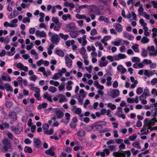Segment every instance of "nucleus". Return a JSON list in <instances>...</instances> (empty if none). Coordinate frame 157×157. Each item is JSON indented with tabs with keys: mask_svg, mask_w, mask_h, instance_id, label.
Listing matches in <instances>:
<instances>
[{
	"mask_svg": "<svg viewBox=\"0 0 157 157\" xmlns=\"http://www.w3.org/2000/svg\"><path fill=\"white\" fill-rule=\"evenodd\" d=\"M60 40V38L58 35L56 34H54L51 37V41L52 43H51L48 49H53L54 47V44L57 45Z\"/></svg>",
	"mask_w": 157,
	"mask_h": 157,
	"instance_id": "1",
	"label": "nucleus"
},
{
	"mask_svg": "<svg viewBox=\"0 0 157 157\" xmlns=\"http://www.w3.org/2000/svg\"><path fill=\"white\" fill-rule=\"evenodd\" d=\"M52 21L56 24L54 28V30L55 31H58L62 26V23L59 22V19L57 17H52Z\"/></svg>",
	"mask_w": 157,
	"mask_h": 157,
	"instance_id": "2",
	"label": "nucleus"
},
{
	"mask_svg": "<svg viewBox=\"0 0 157 157\" xmlns=\"http://www.w3.org/2000/svg\"><path fill=\"white\" fill-rule=\"evenodd\" d=\"M2 143L4 145L3 149L5 151L7 152L9 149H10L11 147V144L10 140L6 138L3 139Z\"/></svg>",
	"mask_w": 157,
	"mask_h": 157,
	"instance_id": "3",
	"label": "nucleus"
},
{
	"mask_svg": "<svg viewBox=\"0 0 157 157\" xmlns=\"http://www.w3.org/2000/svg\"><path fill=\"white\" fill-rule=\"evenodd\" d=\"M78 40L79 43L81 44L82 46L81 49H85L84 46L86 45L87 43L86 40V36L84 35L82 37L78 38Z\"/></svg>",
	"mask_w": 157,
	"mask_h": 157,
	"instance_id": "4",
	"label": "nucleus"
},
{
	"mask_svg": "<svg viewBox=\"0 0 157 157\" xmlns=\"http://www.w3.org/2000/svg\"><path fill=\"white\" fill-rule=\"evenodd\" d=\"M75 24L74 23L72 22L66 25L65 29L67 31L71 32L75 30Z\"/></svg>",
	"mask_w": 157,
	"mask_h": 157,
	"instance_id": "5",
	"label": "nucleus"
},
{
	"mask_svg": "<svg viewBox=\"0 0 157 157\" xmlns=\"http://www.w3.org/2000/svg\"><path fill=\"white\" fill-rule=\"evenodd\" d=\"M93 128L94 131H98L101 130L102 129L103 127L101 126V125H99L97 123H94L92 124V127Z\"/></svg>",
	"mask_w": 157,
	"mask_h": 157,
	"instance_id": "6",
	"label": "nucleus"
},
{
	"mask_svg": "<svg viewBox=\"0 0 157 157\" xmlns=\"http://www.w3.org/2000/svg\"><path fill=\"white\" fill-rule=\"evenodd\" d=\"M55 150L54 147L52 146L48 150L45 151L46 154L53 156L55 155V153L54 151Z\"/></svg>",
	"mask_w": 157,
	"mask_h": 157,
	"instance_id": "7",
	"label": "nucleus"
},
{
	"mask_svg": "<svg viewBox=\"0 0 157 157\" xmlns=\"http://www.w3.org/2000/svg\"><path fill=\"white\" fill-rule=\"evenodd\" d=\"M55 150L54 147L52 146L48 150L45 151L46 154L53 156L55 155V153L54 151Z\"/></svg>",
	"mask_w": 157,
	"mask_h": 157,
	"instance_id": "8",
	"label": "nucleus"
},
{
	"mask_svg": "<svg viewBox=\"0 0 157 157\" xmlns=\"http://www.w3.org/2000/svg\"><path fill=\"white\" fill-rule=\"evenodd\" d=\"M118 154L120 155V157L121 156L125 157L126 154L128 157H130L131 155V152L129 151H125L120 150L118 151Z\"/></svg>",
	"mask_w": 157,
	"mask_h": 157,
	"instance_id": "9",
	"label": "nucleus"
},
{
	"mask_svg": "<svg viewBox=\"0 0 157 157\" xmlns=\"http://www.w3.org/2000/svg\"><path fill=\"white\" fill-rule=\"evenodd\" d=\"M112 98H117L120 95V91L118 89H113L111 92Z\"/></svg>",
	"mask_w": 157,
	"mask_h": 157,
	"instance_id": "10",
	"label": "nucleus"
},
{
	"mask_svg": "<svg viewBox=\"0 0 157 157\" xmlns=\"http://www.w3.org/2000/svg\"><path fill=\"white\" fill-rule=\"evenodd\" d=\"M36 36L41 37H45L47 36L46 33L43 31H40L39 30H36L35 33Z\"/></svg>",
	"mask_w": 157,
	"mask_h": 157,
	"instance_id": "11",
	"label": "nucleus"
},
{
	"mask_svg": "<svg viewBox=\"0 0 157 157\" xmlns=\"http://www.w3.org/2000/svg\"><path fill=\"white\" fill-rule=\"evenodd\" d=\"M91 11L96 15H101V13L99 12V9L97 7L95 6L92 5L90 7Z\"/></svg>",
	"mask_w": 157,
	"mask_h": 157,
	"instance_id": "12",
	"label": "nucleus"
},
{
	"mask_svg": "<svg viewBox=\"0 0 157 157\" xmlns=\"http://www.w3.org/2000/svg\"><path fill=\"white\" fill-rule=\"evenodd\" d=\"M9 117L13 121H15L17 120V115L14 112H10L9 115Z\"/></svg>",
	"mask_w": 157,
	"mask_h": 157,
	"instance_id": "13",
	"label": "nucleus"
},
{
	"mask_svg": "<svg viewBox=\"0 0 157 157\" xmlns=\"http://www.w3.org/2000/svg\"><path fill=\"white\" fill-rule=\"evenodd\" d=\"M41 141L38 138L34 139L33 143L35 147L39 148L40 147Z\"/></svg>",
	"mask_w": 157,
	"mask_h": 157,
	"instance_id": "14",
	"label": "nucleus"
},
{
	"mask_svg": "<svg viewBox=\"0 0 157 157\" xmlns=\"http://www.w3.org/2000/svg\"><path fill=\"white\" fill-rule=\"evenodd\" d=\"M79 34V32L76 30H73L70 33V35L73 38H76Z\"/></svg>",
	"mask_w": 157,
	"mask_h": 157,
	"instance_id": "15",
	"label": "nucleus"
},
{
	"mask_svg": "<svg viewBox=\"0 0 157 157\" xmlns=\"http://www.w3.org/2000/svg\"><path fill=\"white\" fill-rule=\"evenodd\" d=\"M56 115L57 118L58 119L61 118L64 116V113L59 108H58L56 111Z\"/></svg>",
	"mask_w": 157,
	"mask_h": 157,
	"instance_id": "16",
	"label": "nucleus"
},
{
	"mask_svg": "<svg viewBox=\"0 0 157 157\" xmlns=\"http://www.w3.org/2000/svg\"><path fill=\"white\" fill-rule=\"evenodd\" d=\"M124 37L129 40H132L134 39V37L132 35L126 32L124 33Z\"/></svg>",
	"mask_w": 157,
	"mask_h": 157,
	"instance_id": "17",
	"label": "nucleus"
},
{
	"mask_svg": "<svg viewBox=\"0 0 157 157\" xmlns=\"http://www.w3.org/2000/svg\"><path fill=\"white\" fill-rule=\"evenodd\" d=\"M117 69L118 71H121V73L122 74H124L127 71V69L121 65H118Z\"/></svg>",
	"mask_w": 157,
	"mask_h": 157,
	"instance_id": "18",
	"label": "nucleus"
},
{
	"mask_svg": "<svg viewBox=\"0 0 157 157\" xmlns=\"http://www.w3.org/2000/svg\"><path fill=\"white\" fill-rule=\"evenodd\" d=\"M114 27L116 31L118 32H121L122 31L123 28L122 26L120 24L116 23Z\"/></svg>",
	"mask_w": 157,
	"mask_h": 157,
	"instance_id": "19",
	"label": "nucleus"
},
{
	"mask_svg": "<svg viewBox=\"0 0 157 157\" xmlns=\"http://www.w3.org/2000/svg\"><path fill=\"white\" fill-rule=\"evenodd\" d=\"M66 63L68 67H70L72 65V60L69 57H66L65 58Z\"/></svg>",
	"mask_w": 157,
	"mask_h": 157,
	"instance_id": "20",
	"label": "nucleus"
},
{
	"mask_svg": "<svg viewBox=\"0 0 157 157\" xmlns=\"http://www.w3.org/2000/svg\"><path fill=\"white\" fill-rule=\"evenodd\" d=\"M3 25L4 27H9L11 28L13 27H16L17 25V24H13L9 23L7 21H5L4 22Z\"/></svg>",
	"mask_w": 157,
	"mask_h": 157,
	"instance_id": "21",
	"label": "nucleus"
},
{
	"mask_svg": "<svg viewBox=\"0 0 157 157\" xmlns=\"http://www.w3.org/2000/svg\"><path fill=\"white\" fill-rule=\"evenodd\" d=\"M22 130V127L20 126L19 124H18L15 127L14 131L17 134H18L21 132Z\"/></svg>",
	"mask_w": 157,
	"mask_h": 157,
	"instance_id": "22",
	"label": "nucleus"
},
{
	"mask_svg": "<svg viewBox=\"0 0 157 157\" xmlns=\"http://www.w3.org/2000/svg\"><path fill=\"white\" fill-rule=\"evenodd\" d=\"M73 82L71 81H69L67 82L66 88L68 91H70L72 90V87L71 85H73Z\"/></svg>",
	"mask_w": 157,
	"mask_h": 157,
	"instance_id": "23",
	"label": "nucleus"
},
{
	"mask_svg": "<svg viewBox=\"0 0 157 157\" xmlns=\"http://www.w3.org/2000/svg\"><path fill=\"white\" fill-rule=\"evenodd\" d=\"M5 86L6 87V89L7 91H10L11 92L13 91V88L9 84L6 83L5 84Z\"/></svg>",
	"mask_w": 157,
	"mask_h": 157,
	"instance_id": "24",
	"label": "nucleus"
},
{
	"mask_svg": "<svg viewBox=\"0 0 157 157\" xmlns=\"http://www.w3.org/2000/svg\"><path fill=\"white\" fill-rule=\"evenodd\" d=\"M150 56H157V50H148Z\"/></svg>",
	"mask_w": 157,
	"mask_h": 157,
	"instance_id": "25",
	"label": "nucleus"
},
{
	"mask_svg": "<svg viewBox=\"0 0 157 157\" xmlns=\"http://www.w3.org/2000/svg\"><path fill=\"white\" fill-rule=\"evenodd\" d=\"M62 76V74L61 73L57 72L55 74L53 77H52V79L57 80L58 78H61Z\"/></svg>",
	"mask_w": 157,
	"mask_h": 157,
	"instance_id": "26",
	"label": "nucleus"
},
{
	"mask_svg": "<svg viewBox=\"0 0 157 157\" xmlns=\"http://www.w3.org/2000/svg\"><path fill=\"white\" fill-rule=\"evenodd\" d=\"M48 105V104L47 103H43L39 105L37 107V108L39 109H41L42 108L45 109L46 108Z\"/></svg>",
	"mask_w": 157,
	"mask_h": 157,
	"instance_id": "27",
	"label": "nucleus"
},
{
	"mask_svg": "<svg viewBox=\"0 0 157 157\" xmlns=\"http://www.w3.org/2000/svg\"><path fill=\"white\" fill-rule=\"evenodd\" d=\"M149 40L146 36H144L140 40V42L143 44H146L149 42Z\"/></svg>",
	"mask_w": 157,
	"mask_h": 157,
	"instance_id": "28",
	"label": "nucleus"
},
{
	"mask_svg": "<svg viewBox=\"0 0 157 157\" xmlns=\"http://www.w3.org/2000/svg\"><path fill=\"white\" fill-rule=\"evenodd\" d=\"M24 151L25 153H31L33 152V150L32 148L30 147L27 146H25L24 149Z\"/></svg>",
	"mask_w": 157,
	"mask_h": 157,
	"instance_id": "29",
	"label": "nucleus"
},
{
	"mask_svg": "<svg viewBox=\"0 0 157 157\" xmlns=\"http://www.w3.org/2000/svg\"><path fill=\"white\" fill-rule=\"evenodd\" d=\"M62 19L64 21H65L67 19L71 20V17L70 14H68L66 15L64 14L62 16Z\"/></svg>",
	"mask_w": 157,
	"mask_h": 157,
	"instance_id": "30",
	"label": "nucleus"
},
{
	"mask_svg": "<svg viewBox=\"0 0 157 157\" xmlns=\"http://www.w3.org/2000/svg\"><path fill=\"white\" fill-rule=\"evenodd\" d=\"M75 41L74 40H68L65 42V44L67 47H69L71 45H73L74 44Z\"/></svg>",
	"mask_w": 157,
	"mask_h": 157,
	"instance_id": "31",
	"label": "nucleus"
},
{
	"mask_svg": "<svg viewBox=\"0 0 157 157\" xmlns=\"http://www.w3.org/2000/svg\"><path fill=\"white\" fill-rule=\"evenodd\" d=\"M30 53L32 55L34 56L36 60H37L38 59V53L36 52L35 50H31Z\"/></svg>",
	"mask_w": 157,
	"mask_h": 157,
	"instance_id": "32",
	"label": "nucleus"
},
{
	"mask_svg": "<svg viewBox=\"0 0 157 157\" xmlns=\"http://www.w3.org/2000/svg\"><path fill=\"white\" fill-rule=\"evenodd\" d=\"M98 20L99 21H103L106 23H108L109 22L108 19L105 17L103 16H100Z\"/></svg>",
	"mask_w": 157,
	"mask_h": 157,
	"instance_id": "33",
	"label": "nucleus"
},
{
	"mask_svg": "<svg viewBox=\"0 0 157 157\" xmlns=\"http://www.w3.org/2000/svg\"><path fill=\"white\" fill-rule=\"evenodd\" d=\"M77 135L80 137L84 136L86 135V133L84 130H80L77 132Z\"/></svg>",
	"mask_w": 157,
	"mask_h": 157,
	"instance_id": "34",
	"label": "nucleus"
},
{
	"mask_svg": "<svg viewBox=\"0 0 157 157\" xmlns=\"http://www.w3.org/2000/svg\"><path fill=\"white\" fill-rule=\"evenodd\" d=\"M144 125L143 126V128L144 129V130H146L147 128L148 127V121L147 119H145L144 121Z\"/></svg>",
	"mask_w": 157,
	"mask_h": 157,
	"instance_id": "35",
	"label": "nucleus"
},
{
	"mask_svg": "<svg viewBox=\"0 0 157 157\" xmlns=\"http://www.w3.org/2000/svg\"><path fill=\"white\" fill-rule=\"evenodd\" d=\"M144 36H148L150 35V33L148 31V29L147 27L143 28Z\"/></svg>",
	"mask_w": 157,
	"mask_h": 157,
	"instance_id": "36",
	"label": "nucleus"
},
{
	"mask_svg": "<svg viewBox=\"0 0 157 157\" xmlns=\"http://www.w3.org/2000/svg\"><path fill=\"white\" fill-rule=\"evenodd\" d=\"M38 71L42 72L43 73V74L44 75L47 76L48 75L47 74L46 72L45 71V68L43 67H40L38 69Z\"/></svg>",
	"mask_w": 157,
	"mask_h": 157,
	"instance_id": "37",
	"label": "nucleus"
},
{
	"mask_svg": "<svg viewBox=\"0 0 157 157\" xmlns=\"http://www.w3.org/2000/svg\"><path fill=\"white\" fill-rule=\"evenodd\" d=\"M56 53L60 56L63 57L64 56V52L61 50H56Z\"/></svg>",
	"mask_w": 157,
	"mask_h": 157,
	"instance_id": "38",
	"label": "nucleus"
},
{
	"mask_svg": "<svg viewBox=\"0 0 157 157\" xmlns=\"http://www.w3.org/2000/svg\"><path fill=\"white\" fill-rule=\"evenodd\" d=\"M59 36L62 39H63L64 40H66L69 37L68 35H64L62 33H60Z\"/></svg>",
	"mask_w": 157,
	"mask_h": 157,
	"instance_id": "39",
	"label": "nucleus"
},
{
	"mask_svg": "<svg viewBox=\"0 0 157 157\" xmlns=\"http://www.w3.org/2000/svg\"><path fill=\"white\" fill-rule=\"evenodd\" d=\"M152 31L153 32L152 34V38H155L157 36V29L154 28L152 29Z\"/></svg>",
	"mask_w": 157,
	"mask_h": 157,
	"instance_id": "40",
	"label": "nucleus"
},
{
	"mask_svg": "<svg viewBox=\"0 0 157 157\" xmlns=\"http://www.w3.org/2000/svg\"><path fill=\"white\" fill-rule=\"evenodd\" d=\"M122 43V40H119L117 41H115L114 42H112V44H113L116 46H118L120 45L121 43Z\"/></svg>",
	"mask_w": 157,
	"mask_h": 157,
	"instance_id": "41",
	"label": "nucleus"
},
{
	"mask_svg": "<svg viewBox=\"0 0 157 157\" xmlns=\"http://www.w3.org/2000/svg\"><path fill=\"white\" fill-rule=\"evenodd\" d=\"M76 17L78 19H86V17L85 15H80L77 14L76 15Z\"/></svg>",
	"mask_w": 157,
	"mask_h": 157,
	"instance_id": "42",
	"label": "nucleus"
},
{
	"mask_svg": "<svg viewBox=\"0 0 157 157\" xmlns=\"http://www.w3.org/2000/svg\"><path fill=\"white\" fill-rule=\"evenodd\" d=\"M14 3V2L13 1H11L9 3L7 7V10L8 11H11L13 9L12 8V6Z\"/></svg>",
	"mask_w": 157,
	"mask_h": 157,
	"instance_id": "43",
	"label": "nucleus"
},
{
	"mask_svg": "<svg viewBox=\"0 0 157 157\" xmlns=\"http://www.w3.org/2000/svg\"><path fill=\"white\" fill-rule=\"evenodd\" d=\"M50 83L52 85H54L56 86H57L59 85V83L58 81H55L53 80H51L50 81Z\"/></svg>",
	"mask_w": 157,
	"mask_h": 157,
	"instance_id": "44",
	"label": "nucleus"
},
{
	"mask_svg": "<svg viewBox=\"0 0 157 157\" xmlns=\"http://www.w3.org/2000/svg\"><path fill=\"white\" fill-rule=\"evenodd\" d=\"M48 90L50 92L53 93L57 91V88L54 86H51L49 87Z\"/></svg>",
	"mask_w": 157,
	"mask_h": 157,
	"instance_id": "45",
	"label": "nucleus"
},
{
	"mask_svg": "<svg viewBox=\"0 0 157 157\" xmlns=\"http://www.w3.org/2000/svg\"><path fill=\"white\" fill-rule=\"evenodd\" d=\"M144 94L145 96H149L150 95V92L148 89L147 87L144 90L143 93Z\"/></svg>",
	"mask_w": 157,
	"mask_h": 157,
	"instance_id": "46",
	"label": "nucleus"
},
{
	"mask_svg": "<svg viewBox=\"0 0 157 157\" xmlns=\"http://www.w3.org/2000/svg\"><path fill=\"white\" fill-rule=\"evenodd\" d=\"M139 22L140 24H141L142 26L143 27V28L145 27H147L146 26L147 24L144 21V19L142 18L140 20Z\"/></svg>",
	"mask_w": 157,
	"mask_h": 157,
	"instance_id": "47",
	"label": "nucleus"
},
{
	"mask_svg": "<svg viewBox=\"0 0 157 157\" xmlns=\"http://www.w3.org/2000/svg\"><path fill=\"white\" fill-rule=\"evenodd\" d=\"M132 61L134 63H138L140 61V58L137 57H134L132 59Z\"/></svg>",
	"mask_w": 157,
	"mask_h": 157,
	"instance_id": "48",
	"label": "nucleus"
},
{
	"mask_svg": "<svg viewBox=\"0 0 157 157\" xmlns=\"http://www.w3.org/2000/svg\"><path fill=\"white\" fill-rule=\"evenodd\" d=\"M37 77L35 75H33L29 77V79L30 80L34 82H35L36 80L37 79Z\"/></svg>",
	"mask_w": 157,
	"mask_h": 157,
	"instance_id": "49",
	"label": "nucleus"
},
{
	"mask_svg": "<svg viewBox=\"0 0 157 157\" xmlns=\"http://www.w3.org/2000/svg\"><path fill=\"white\" fill-rule=\"evenodd\" d=\"M132 146L133 147H137L139 149H141V148L140 144L138 142H136L132 144Z\"/></svg>",
	"mask_w": 157,
	"mask_h": 157,
	"instance_id": "50",
	"label": "nucleus"
},
{
	"mask_svg": "<svg viewBox=\"0 0 157 157\" xmlns=\"http://www.w3.org/2000/svg\"><path fill=\"white\" fill-rule=\"evenodd\" d=\"M142 63L146 65H148L151 64L152 63V62L151 60H148L147 59H144Z\"/></svg>",
	"mask_w": 157,
	"mask_h": 157,
	"instance_id": "51",
	"label": "nucleus"
},
{
	"mask_svg": "<svg viewBox=\"0 0 157 157\" xmlns=\"http://www.w3.org/2000/svg\"><path fill=\"white\" fill-rule=\"evenodd\" d=\"M155 119L154 118L151 119L149 121H148V123H149L150 126H151L155 125Z\"/></svg>",
	"mask_w": 157,
	"mask_h": 157,
	"instance_id": "52",
	"label": "nucleus"
},
{
	"mask_svg": "<svg viewBox=\"0 0 157 157\" xmlns=\"http://www.w3.org/2000/svg\"><path fill=\"white\" fill-rule=\"evenodd\" d=\"M53 128H51L49 130L45 131L44 133L46 134L51 135L53 133Z\"/></svg>",
	"mask_w": 157,
	"mask_h": 157,
	"instance_id": "53",
	"label": "nucleus"
},
{
	"mask_svg": "<svg viewBox=\"0 0 157 157\" xmlns=\"http://www.w3.org/2000/svg\"><path fill=\"white\" fill-rule=\"evenodd\" d=\"M107 105L108 107H109L112 110H114L116 108V105L114 104H112L111 103H108Z\"/></svg>",
	"mask_w": 157,
	"mask_h": 157,
	"instance_id": "54",
	"label": "nucleus"
},
{
	"mask_svg": "<svg viewBox=\"0 0 157 157\" xmlns=\"http://www.w3.org/2000/svg\"><path fill=\"white\" fill-rule=\"evenodd\" d=\"M22 22L24 23H25L27 22L29 23L30 22V19L28 17H25L22 20Z\"/></svg>",
	"mask_w": 157,
	"mask_h": 157,
	"instance_id": "55",
	"label": "nucleus"
},
{
	"mask_svg": "<svg viewBox=\"0 0 157 157\" xmlns=\"http://www.w3.org/2000/svg\"><path fill=\"white\" fill-rule=\"evenodd\" d=\"M95 45L96 47H98L99 49H103V48L101 43L99 42H96L95 43Z\"/></svg>",
	"mask_w": 157,
	"mask_h": 157,
	"instance_id": "56",
	"label": "nucleus"
},
{
	"mask_svg": "<svg viewBox=\"0 0 157 157\" xmlns=\"http://www.w3.org/2000/svg\"><path fill=\"white\" fill-rule=\"evenodd\" d=\"M143 91V89L141 87H139L137 89L136 92L138 94H141Z\"/></svg>",
	"mask_w": 157,
	"mask_h": 157,
	"instance_id": "57",
	"label": "nucleus"
},
{
	"mask_svg": "<svg viewBox=\"0 0 157 157\" xmlns=\"http://www.w3.org/2000/svg\"><path fill=\"white\" fill-rule=\"evenodd\" d=\"M111 36H105L103 38V39H101V40H102V41H107L109 40H110L111 39Z\"/></svg>",
	"mask_w": 157,
	"mask_h": 157,
	"instance_id": "58",
	"label": "nucleus"
},
{
	"mask_svg": "<svg viewBox=\"0 0 157 157\" xmlns=\"http://www.w3.org/2000/svg\"><path fill=\"white\" fill-rule=\"evenodd\" d=\"M97 33V32L96 29H93L91 30L90 34L92 36H94Z\"/></svg>",
	"mask_w": 157,
	"mask_h": 157,
	"instance_id": "59",
	"label": "nucleus"
},
{
	"mask_svg": "<svg viewBox=\"0 0 157 157\" xmlns=\"http://www.w3.org/2000/svg\"><path fill=\"white\" fill-rule=\"evenodd\" d=\"M99 125H101V126L102 125H105L106 124V122L104 121H99L96 122Z\"/></svg>",
	"mask_w": 157,
	"mask_h": 157,
	"instance_id": "60",
	"label": "nucleus"
},
{
	"mask_svg": "<svg viewBox=\"0 0 157 157\" xmlns=\"http://www.w3.org/2000/svg\"><path fill=\"white\" fill-rule=\"evenodd\" d=\"M147 54L148 52L146 50H143L141 54V56L143 57H146L147 56Z\"/></svg>",
	"mask_w": 157,
	"mask_h": 157,
	"instance_id": "61",
	"label": "nucleus"
},
{
	"mask_svg": "<svg viewBox=\"0 0 157 157\" xmlns=\"http://www.w3.org/2000/svg\"><path fill=\"white\" fill-rule=\"evenodd\" d=\"M143 16L147 20H149L150 18V15L147 14L146 12H144L143 13Z\"/></svg>",
	"mask_w": 157,
	"mask_h": 157,
	"instance_id": "62",
	"label": "nucleus"
},
{
	"mask_svg": "<svg viewBox=\"0 0 157 157\" xmlns=\"http://www.w3.org/2000/svg\"><path fill=\"white\" fill-rule=\"evenodd\" d=\"M118 57L119 58V60L120 59H125L126 58V57L125 54L119 53L118 54Z\"/></svg>",
	"mask_w": 157,
	"mask_h": 157,
	"instance_id": "63",
	"label": "nucleus"
},
{
	"mask_svg": "<svg viewBox=\"0 0 157 157\" xmlns=\"http://www.w3.org/2000/svg\"><path fill=\"white\" fill-rule=\"evenodd\" d=\"M144 74V75L147 76L149 78L151 77L150 73L147 70H145Z\"/></svg>",
	"mask_w": 157,
	"mask_h": 157,
	"instance_id": "64",
	"label": "nucleus"
}]
</instances>
